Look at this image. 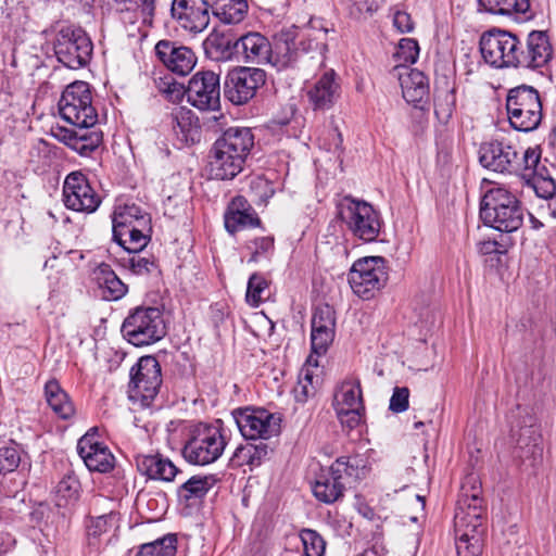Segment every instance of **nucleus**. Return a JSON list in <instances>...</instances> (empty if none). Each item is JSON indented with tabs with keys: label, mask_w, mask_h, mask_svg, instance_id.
I'll use <instances>...</instances> for the list:
<instances>
[{
	"label": "nucleus",
	"mask_w": 556,
	"mask_h": 556,
	"mask_svg": "<svg viewBox=\"0 0 556 556\" xmlns=\"http://www.w3.org/2000/svg\"><path fill=\"white\" fill-rule=\"evenodd\" d=\"M300 539L303 545L304 556H324L326 552V541L313 529H303L300 532Z\"/></svg>",
	"instance_id": "obj_44"
},
{
	"label": "nucleus",
	"mask_w": 556,
	"mask_h": 556,
	"mask_svg": "<svg viewBox=\"0 0 556 556\" xmlns=\"http://www.w3.org/2000/svg\"><path fill=\"white\" fill-rule=\"evenodd\" d=\"M478 478L467 477L462 485L454 517L455 538L470 539L478 534L483 540L485 527L483 523V500Z\"/></svg>",
	"instance_id": "obj_3"
},
{
	"label": "nucleus",
	"mask_w": 556,
	"mask_h": 556,
	"mask_svg": "<svg viewBox=\"0 0 556 556\" xmlns=\"http://www.w3.org/2000/svg\"><path fill=\"white\" fill-rule=\"evenodd\" d=\"M269 283L266 278L258 273L251 275L248 281L245 300L254 307H257L265 300V292L268 290Z\"/></svg>",
	"instance_id": "obj_45"
},
{
	"label": "nucleus",
	"mask_w": 556,
	"mask_h": 556,
	"mask_svg": "<svg viewBox=\"0 0 556 556\" xmlns=\"http://www.w3.org/2000/svg\"><path fill=\"white\" fill-rule=\"evenodd\" d=\"M419 54V47L415 39L403 38L399 42L394 56L405 63H415Z\"/></svg>",
	"instance_id": "obj_49"
},
{
	"label": "nucleus",
	"mask_w": 556,
	"mask_h": 556,
	"mask_svg": "<svg viewBox=\"0 0 556 556\" xmlns=\"http://www.w3.org/2000/svg\"><path fill=\"white\" fill-rule=\"evenodd\" d=\"M339 216L351 233L364 242L375 241L380 233L379 213L365 201L344 197L339 205Z\"/></svg>",
	"instance_id": "obj_9"
},
{
	"label": "nucleus",
	"mask_w": 556,
	"mask_h": 556,
	"mask_svg": "<svg viewBox=\"0 0 556 556\" xmlns=\"http://www.w3.org/2000/svg\"><path fill=\"white\" fill-rule=\"evenodd\" d=\"M94 279L103 290L104 299L109 301L118 300L127 292L126 285L106 264H101L94 270Z\"/></svg>",
	"instance_id": "obj_34"
},
{
	"label": "nucleus",
	"mask_w": 556,
	"mask_h": 556,
	"mask_svg": "<svg viewBox=\"0 0 556 556\" xmlns=\"http://www.w3.org/2000/svg\"><path fill=\"white\" fill-rule=\"evenodd\" d=\"M480 164L496 173L519 174V151L503 141L484 142L479 149Z\"/></svg>",
	"instance_id": "obj_18"
},
{
	"label": "nucleus",
	"mask_w": 556,
	"mask_h": 556,
	"mask_svg": "<svg viewBox=\"0 0 556 556\" xmlns=\"http://www.w3.org/2000/svg\"><path fill=\"white\" fill-rule=\"evenodd\" d=\"M63 198L65 206L76 212L93 213L101 203V198L80 172H72L66 176Z\"/></svg>",
	"instance_id": "obj_16"
},
{
	"label": "nucleus",
	"mask_w": 556,
	"mask_h": 556,
	"mask_svg": "<svg viewBox=\"0 0 556 556\" xmlns=\"http://www.w3.org/2000/svg\"><path fill=\"white\" fill-rule=\"evenodd\" d=\"M216 479L214 476H200L195 475L182 482L177 489V496L179 502L186 505L201 501L208 491L214 486Z\"/></svg>",
	"instance_id": "obj_31"
},
{
	"label": "nucleus",
	"mask_w": 556,
	"mask_h": 556,
	"mask_svg": "<svg viewBox=\"0 0 556 556\" xmlns=\"http://www.w3.org/2000/svg\"><path fill=\"white\" fill-rule=\"evenodd\" d=\"M483 540L478 534L470 539L456 538V552L458 556H481Z\"/></svg>",
	"instance_id": "obj_48"
},
{
	"label": "nucleus",
	"mask_w": 556,
	"mask_h": 556,
	"mask_svg": "<svg viewBox=\"0 0 556 556\" xmlns=\"http://www.w3.org/2000/svg\"><path fill=\"white\" fill-rule=\"evenodd\" d=\"M533 434H535L534 429H532L531 427L523 428L521 430L519 439L517 440V445L520 448L529 447L530 446L529 440L531 439L532 442H533L532 445H533V447H535L536 446L538 437H533Z\"/></svg>",
	"instance_id": "obj_60"
},
{
	"label": "nucleus",
	"mask_w": 556,
	"mask_h": 556,
	"mask_svg": "<svg viewBox=\"0 0 556 556\" xmlns=\"http://www.w3.org/2000/svg\"><path fill=\"white\" fill-rule=\"evenodd\" d=\"M138 471L152 480L172 482L182 473L174 463L160 453H138L135 457Z\"/></svg>",
	"instance_id": "obj_25"
},
{
	"label": "nucleus",
	"mask_w": 556,
	"mask_h": 556,
	"mask_svg": "<svg viewBox=\"0 0 556 556\" xmlns=\"http://www.w3.org/2000/svg\"><path fill=\"white\" fill-rule=\"evenodd\" d=\"M188 102L201 110H215L219 106V75L213 71L195 73L189 80L186 89Z\"/></svg>",
	"instance_id": "obj_17"
},
{
	"label": "nucleus",
	"mask_w": 556,
	"mask_h": 556,
	"mask_svg": "<svg viewBox=\"0 0 556 556\" xmlns=\"http://www.w3.org/2000/svg\"><path fill=\"white\" fill-rule=\"evenodd\" d=\"M61 117L78 128H92L98 122V113L92 105V94L85 81H74L62 92L59 101Z\"/></svg>",
	"instance_id": "obj_7"
},
{
	"label": "nucleus",
	"mask_w": 556,
	"mask_h": 556,
	"mask_svg": "<svg viewBox=\"0 0 556 556\" xmlns=\"http://www.w3.org/2000/svg\"><path fill=\"white\" fill-rule=\"evenodd\" d=\"M296 42L294 38L289 34H281L277 37L275 46L273 48V61L274 65L288 66L296 59Z\"/></svg>",
	"instance_id": "obj_40"
},
{
	"label": "nucleus",
	"mask_w": 556,
	"mask_h": 556,
	"mask_svg": "<svg viewBox=\"0 0 556 556\" xmlns=\"http://www.w3.org/2000/svg\"><path fill=\"white\" fill-rule=\"evenodd\" d=\"M364 468L357 458L339 457L326 472H321L312 489L315 497L332 504L343 497L346 484L361 479Z\"/></svg>",
	"instance_id": "obj_5"
},
{
	"label": "nucleus",
	"mask_w": 556,
	"mask_h": 556,
	"mask_svg": "<svg viewBox=\"0 0 556 556\" xmlns=\"http://www.w3.org/2000/svg\"><path fill=\"white\" fill-rule=\"evenodd\" d=\"M155 54L170 72L179 76L189 74L197 63L195 54L190 48L178 47L167 40H161L156 43Z\"/></svg>",
	"instance_id": "obj_24"
},
{
	"label": "nucleus",
	"mask_w": 556,
	"mask_h": 556,
	"mask_svg": "<svg viewBox=\"0 0 556 556\" xmlns=\"http://www.w3.org/2000/svg\"><path fill=\"white\" fill-rule=\"evenodd\" d=\"M205 50L217 61H239V38L230 33H212L205 40Z\"/></svg>",
	"instance_id": "obj_29"
},
{
	"label": "nucleus",
	"mask_w": 556,
	"mask_h": 556,
	"mask_svg": "<svg viewBox=\"0 0 556 556\" xmlns=\"http://www.w3.org/2000/svg\"><path fill=\"white\" fill-rule=\"evenodd\" d=\"M140 252H131L128 258H124V266L132 274L144 276L149 275L156 269L155 261L152 256L146 257L139 254Z\"/></svg>",
	"instance_id": "obj_46"
},
{
	"label": "nucleus",
	"mask_w": 556,
	"mask_h": 556,
	"mask_svg": "<svg viewBox=\"0 0 556 556\" xmlns=\"http://www.w3.org/2000/svg\"><path fill=\"white\" fill-rule=\"evenodd\" d=\"M78 130H72L64 127H56L52 130L53 136L74 150V141L77 139Z\"/></svg>",
	"instance_id": "obj_58"
},
{
	"label": "nucleus",
	"mask_w": 556,
	"mask_h": 556,
	"mask_svg": "<svg viewBox=\"0 0 556 556\" xmlns=\"http://www.w3.org/2000/svg\"><path fill=\"white\" fill-rule=\"evenodd\" d=\"M519 54L521 55L518 59V68L536 70L545 66L553 55L546 33L532 30L523 40L520 38Z\"/></svg>",
	"instance_id": "obj_21"
},
{
	"label": "nucleus",
	"mask_w": 556,
	"mask_h": 556,
	"mask_svg": "<svg viewBox=\"0 0 556 556\" xmlns=\"http://www.w3.org/2000/svg\"><path fill=\"white\" fill-rule=\"evenodd\" d=\"M78 481L73 477L62 479L56 486V494L65 500H75L78 494Z\"/></svg>",
	"instance_id": "obj_53"
},
{
	"label": "nucleus",
	"mask_w": 556,
	"mask_h": 556,
	"mask_svg": "<svg viewBox=\"0 0 556 556\" xmlns=\"http://www.w3.org/2000/svg\"><path fill=\"white\" fill-rule=\"evenodd\" d=\"M79 128L77 139L74 141V151L83 156L90 155L102 142L103 136L99 130Z\"/></svg>",
	"instance_id": "obj_43"
},
{
	"label": "nucleus",
	"mask_w": 556,
	"mask_h": 556,
	"mask_svg": "<svg viewBox=\"0 0 556 556\" xmlns=\"http://www.w3.org/2000/svg\"><path fill=\"white\" fill-rule=\"evenodd\" d=\"M409 390L406 387L394 388L389 408L394 413H403L408 408Z\"/></svg>",
	"instance_id": "obj_52"
},
{
	"label": "nucleus",
	"mask_w": 556,
	"mask_h": 556,
	"mask_svg": "<svg viewBox=\"0 0 556 556\" xmlns=\"http://www.w3.org/2000/svg\"><path fill=\"white\" fill-rule=\"evenodd\" d=\"M393 24L401 33H409L414 28L410 15L403 11H397L394 14Z\"/></svg>",
	"instance_id": "obj_59"
},
{
	"label": "nucleus",
	"mask_w": 556,
	"mask_h": 556,
	"mask_svg": "<svg viewBox=\"0 0 556 556\" xmlns=\"http://www.w3.org/2000/svg\"><path fill=\"white\" fill-rule=\"evenodd\" d=\"M121 331L135 346L153 344L166 334L163 312L156 306H137L129 311Z\"/></svg>",
	"instance_id": "obj_4"
},
{
	"label": "nucleus",
	"mask_w": 556,
	"mask_h": 556,
	"mask_svg": "<svg viewBox=\"0 0 556 556\" xmlns=\"http://www.w3.org/2000/svg\"><path fill=\"white\" fill-rule=\"evenodd\" d=\"M315 110L330 109L340 97V85L333 70L325 72L307 92Z\"/></svg>",
	"instance_id": "obj_28"
},
{
	"label": "nucleus",
	"mask_w": 556,
	"mask_h": 556,
	"mask_svg": "<svg viewBox=\"0 0 556 556\" xmlns=\"http://www.w3.org/2000/svg\"><path fill=\"white\" fill-rule=\"evenodd\" d=\"M479 10L491 14L511 15L526 14L530 9V0H477Z\"/></svg>",
	"instance_id": "obj_39"
},
{
	"label": "nucleus",
	"mask_w": 556,
	"mask_h": 556,
	"mask_svg": "<svg viewBox=\"0 0 556 556\" xmlns=\"http://www.w3.org/2000/svg\"><path fill=\"white\" fill-rule=\"evenodd\" d=\"M434 112L439 118L447 119L452 115V105L435 103Z\"/></svg>",
	"instance_id": "obj_63"
},
{
	"label": "nucleus",
	"mask_w": 556,
	"mask_h": 556,
	"mask_svg": "<svg viewBox=\"0 0 556 556\" xmlns=\"http://www.w3.org/2000/svg\"><path fill=\"white\" fill-rule=\"evenodd\" d=\"M364 409H346V412H337V415L343 425L349 428H355L362 420Z\"/></svg>",
	"instance_id": "obj_56"
},
{
	"label": "nucleus",
	"mask_w": 556,
	"mask_h": 556,
	"mask_svg": "<svg viewBox=\"0 0 556 556\" xmlns=\"http://www.w3.org/2000/svg\"><path fill=\"white\" fill-rule=\"evenodd\" d=\"M480 218L484 225L501 232H514L522 226L523 208L515 194L503 187H496L484 194Z\"/></svg>",
	"instance_id": "obj_2"
},
{
	"label": "nucleus",
	"mask_w": 556,
	"mask_h": 556,
	"mask_svg": "<svg viewBox=\"0 0 556 556\" xmlns=\"http://www.w3.org/2000/svg\"><path fill=\"white\" fill-rule=\"evenodd\" d=\"M251 191L261 202H266L274 194L271 185L268 180L261 177H256L251 181Z\"/></svg>",
	"instance_id": "obj_54"
},
{
	"label": "nucleus",
	"mask_w": 556,
	"mask_h": 556,
	"mask_svg": "<svg viewBox=\"0 0 556 556\" xmlns=\"http://www.w3.org/2000/svg\"><path fill=\"white\" fill-rule=\"evenodd\" d=\"M330 136L332 137V142L329 144L325 143L324 144L325 149H327L328 151L340 150L342 147L343 139H342V135L339 132L337 127L330 129Z\"/></svg>",
	"instance_id": "obj_61"
},
{
	"label": "nucleus",
	"mask_w": 556,
	"mask_h": 556,
	"mask_svg": "<svg viewBox=\"0 0 556 556\" xmlns=\"http://www.w3.org/2000/svg\"><path fill=\"white\" fill-rule=\"evenodd\" d=\"M115 521L116 515L113 511L103 514L96 518H91L89 525L87 526V534L89 540H96L100 538L103 533L108 532V530L113 526Z\"/></svg>",
	"instance_id": "obj_47"
},
{
	"label": "nucleus",
	"mask_w": 556,
	"mask_h": 556,
	"mask_svg": "<svg viewBox=\"0 0 556 556\" xmlns=\"http://www.w3.org/2000/svg\"><path fill=\"white\" fill-rule=\"evenodd\" d=\"M392 75L399 79L403 98L417 106L428 99L429 80L425 74L406 65H396Z\"/></svg>",
	"instance_id": "obj_23"
},
{
	"label": "nucleus",
	"mask_w": 556,
	"mask_h": 556,
	"mask_svg": "<svg viewBox=\"0 0 556 556\" xmlns=\"http://www.w3.org/2000/svg\"><path fill=\"white\" fill-rule=\"evenodd\" d=\"M311 328L312 352L318 356L324 355L334 338V309L327 304L317 306L313 313Z\"/></svg>",
	"instance_id": "obj_22"
},
{
	"label": "nucleus",
	"mask_w": 556,
	"mask_h": 556,
	"mask_svg": "<svg viewBox=\"0 0 556 556\" xmlns=\"http://www.w3.org/2000/svg\"><path fill=\"white\" fill-rule=\"evenodd\" d=\"M265 64L273 61V47L260 33H248L239 37V61Z\"/></svg>",
	"instance_id": "obj_27"
},
{
	"label": "nucleus",
	"mask_w": 556,
	"mask_h": 556,
	"mask_svg": "<svg viewBox=\"0 0 556 556\" xmlns=\"http://www.w3.org/2000/svg\"><path fill=\"white\" fill-rule=\"evenodd\" d=\"M266 83V73L257 67H236L225 79V97L233 104L241 105L249 102L256 91Z\"/></svg>",
	"instance_id": "obj_15"
},
{
	"label": "nucleus",
	"mask_w": 556,
	"mask_h": 556,
	"mask_svg": "<svg viewBox=\"0 0 556 556\" xmlns=\"http://www.w3.org/2000/svg\"><path fill=\"white\" fill-rule=\"evenodd\" d=\"M176 544V535L167 534L153 542L142 544L136 556H175Z\"/></svg>",
	"instance_id": "obj_42"
},
{
	"label": "nucleus",
	"mask_w": 556,
	"mask_h": 556,
	"mask_svg": "<svg viewBox=\"0 0 556 556\" xmlns=\"http://www.w3.org/2000/svg\"><path fill=\"white\" fill-rule=\"evenodd\" d=\"M387 278L384 260L380 256H370L353 264L348 280L356 295L369 300L384 286Z\"/></svg>",
	"instance_id": "obj_12"
},
{
	"label": "nucleus",
	"mask_w": 556,
	"mask_h": 556,
	"mask_svg": "<svg viewBox=\"0 0 556 556\" xmlns=\"http://www.w3.org/2000/svg\"><path fill=\"white\" fill-rule=\"evenodd\" d=\"M480 52L489 65L495 68H518L520 37L516 34L494 28L480 38Z\"/></svg>",
	"instance_id": "obj_10"
},
{
	"label": "nucleus",
	"mask_w": 556,
	"mask_h": 556,
	"mask_svg": "<svg viewBox=\"0 0 556 556\" xmlns=\"http://www.w3.org/2000/svg\"><path fill=\"white\" fill-rule=\"evenodd\" d=\"M208 0H173L170 12L173 18L191 34L202 33L210 24Z\"/></svg>",
	"instance_id": "obj_19"
},
{
	"label": "nucleus",
	"mask_w": 556,
	"mask_h": 556,
	"mask_svg": "<svg viewBox=\"0 0 556 556\" xmlns=\"http://www.w3.org/2000/svg\"><path fill=\"white\" fill-rule=\"evenodd\" d=\"M117 11L127 13L129 23L141 22L152 25L156 0H112Z\"/></svg>",
	"instance_id": "obj_33"
},
{
	"label": "nucleus",
	"mask_w": 556,
	"mask_h": 556,
	"mask_svg": "<svg viewBox=\"0 0 556 556\" xmlns=\"http://www.w3.org/2000/svg\"><path fill=\"white\" fill-rule=\"evenodd\" d=\"M54 54L64 66L77 70L88 64L93 46L87 33L80 27H62L53 41Z\"/></svg>",
	"instance_id": "obj_11"
},
{
	"label": "nucleus",
	"mask_w": 556,
	"mask_h": 556,
	"mask_svg": "<svg viewBox=\"0 0 556 556\" xmlns=\"http://www.w3.org/2000/svg\"><path fill=\"white\" fill-rule=\"evenodd\" d=\"M170 126L177 138L184 143H194L199 140L198 121H193L191 112L182 110L170 114Z\"/></svg>",
	"instance_id": "obj_35"
},
{
	"label": "nucleus",
	"mask_w": 556,
	"mask_h": 556,
	"mask_svg": "<svg viewBox=\"0 0 556 556\" xmlns=\"http://www.w3.org/2000/svg\"><path fill=\"white\" fill-rule=\"evenodd\" d=\"M77 452L91 471L105 473L114 468L115 457L109 447L99 441L97 428H91L78 440Z\"/></svg>",
	"instance_id": "obj_20"
},
{
	"label": "nucleus",
	"mask_w": 556,
	"mask_h": 556,
	"mask_svg": "<svg viewBox=\"0 0 556 556\" xmlns=\"http://www.w3.org/2000/svg\"><path fill=\"white\" fill-rule=\"evenodd\" d=\"M536 193L544 199L552 198L556 192V185L552 178H542L535 182Z\"/></svg>",
	"instance_id": "obj_57"
},
{
	"label": "nucleus",
	"mask_w": 556,
	"mask_h": 556,
	"mask_svg": "<svg viewBox=\"0 0 556 556\" xmlns=\"http://www.w3.org/2000/svg\"><path fill=\"white\" fill-rule=\"evenodd\" d=\"M20 464V456L15 448H0V476L13 471Z\"/></svg>",
	"instance_id": "obj_51"
},
{
	"label": "nucleus",
	"mask_w": 556,
	"mask_h": 556,
	"mask_svg": "<svg viewBox=\"0 0 556 556\" xmlns=\"http://www.w3.org/2000/svg\"><path fill=\"white\" fill-rule=\"evenodd\" d=\"M268 454V445L260 442L258 444L247 443L236 448L232 455V463L238 466L256 467L262 464Z\"/></svg>",
	"instance_id": "obj_38"
},
{
	"label": "nucleus",
	"mask_w": 556,
	"mask_h": 556,
	"mask_svg": "<svg viewBox=\"0 0 556 556\" xmlns=\"http://www.w3.org/2000/svg\"><path fill=\"white\" fill-rule=\"evenodd\" d=\"M241 434L248 440H268L280 433L281 419L265 408H243L232 413Z\"/></svg>",
	"instance_id": "obj_14"
},
{
	"label": "nucleus",
	"mask_w": 556,
	"mask_h": 556,
	"mask_svg": "<svg viewBox=\"0 0 556 556\" xmlns=\"http://www.w3.org/2000/svg\"><path fill=\"white\" fill-rule=\"evenodd\" d=\"M162 384L161 365L154 356L139 358L130 370L129 397L148 406Z\"/></svg>",
	"instance_id": "obj_13"
},
{
	"label": "nucleus",
	"mask_w": 556,
	"mask_h": 556,
	"mask_svg": "<svg viewBox=\"0 0 556 556\" xmlns=\"http://www.w3.org/2000/svg\"><path fill=\"white\" fill-rule=\"evenodd\" d=\"M281 556H304L299 549H285Z\"/></svg>",
	"instance_id": "obj_64"
},
{
	"label": "nucleus",
	"mask_w": 556,
	"mask_h": 556,
	"mask_svg": "<svg viewBox=\"0 0 556 556\" xmlns=\"http://www.w3.org/2000/svg\"><path fill=\"white\" fill-rule=\"evenodd\" d=\"M274 240L270 237H261L251 241L248 245L252 250V258L255 260L257 255L268 252L273 249Z\"/></svg>",
	"instance_id": "obj_55"
},
{
	"label": "nucleus",
	"mask_w": 556,
	"mask_h": 556,
	"mask_svg": "<svg viewBox=\"0 0 556 556\" xmlns=\"http://www.w3.org/2000/svg\"><path fill=\"white\" fill-rule=\"evenodd\" d=\"M142 219H147V224L151 225V217L148 213H146L140 206L131 203L118 205L115 207L112 223H113V231L119 229H126L132 227H138L139 222Z\"/></svg>",
	"instance_id": "obj_36"
},
{
	"label": "nucleus",
	"mask_w": 556,
	"mask_h": 556,
	"mask_svg": "<svg viewBox=\"0 0 556 556\" xmlns=\"http://www.w3.org/2000/svg\"><path fill=\"white\" fill-rule=\"evenodd\" d=\"M45 394L48 405L58 417L67 420L75 415L76 409L70 395L56 380L52 379L46 383Z\"/></svg>",
	"instance_id": "obj_32"
},
{
	"label": "nucleus",
	"mask_w": 556,
	"mask_h": 556,
	"mask_svg": "<svg viewBox=\"0 0 556 556\" xmlns=\"http://www.w3.org/2000/svg\"><path fill=\"white\" fill-rule=\"evenodd\" d=\"M506 110L510 126L523 132L535 130L543 116L539 91L526 85L508 91Z\"/></svg>",
	"instance_id": "obj_6"
},
{
	"label": "nucleus",
	"mask_w": 556,
	"mask_h": 556,
	"mask_svg": "<svg viewBox=\"0 0 556 556\" xmlns=\"http://www.w3.org/2000/svg\"><path fill=\"white\" fill-rule=\"evenodd\" d=\"M520 172H527L523 175L530 176L538 172L540 163V152L536 149H527L522 153L519 151Z\"/></svg>",
	"instance_id": "obj_50"
},
{
	"label": "nucleus",
	"mask_w": 556,
	"mask_h": 556,
	"mask_svg": "<svg viewBox=\"0 0 556 556\" xmlns=\"http://www.w3.org/2000/svg\"><path fill=\"white\" fill-rule=\"evenodd\" d=\"M480 254L489 255L498 252V243L493 240H486L478 243Z\"/></svg>",
	"instance_id": "obj_62"
},
{
	"label": "nucleus",
	"mask_w": 556,
	"mask_h": 556,
	"mask_svg": "<svg viewBox=\"0 0 556 556\" xmlns=\"http://www.w3.org/2000/svg\"><path fill=\"white\" fill-rule=\"evenodd\" d=\"M227 445L225 430L215 425L195 428L182 448L184 458L192 465H208L216 462Z\"/></svg>",
	"instance_id": "obj_8"
},
{
	"label": "nucleus",
	"mask_w": 556,
	"mask_h": 556,
	"mask_svg": "<svg viewBox=\"0 0 556 556\" xmlns=\"http://www.w3.org/2000/svg\"><path fill=\"white\" fill-rule=\"evenodd\" d=\"M312 356L307 358V364L301 369L298 384L293 392L298 402H305L316 393L319 378L311 368Z\"/></svg>",
	"instance_id": "obj_41"
},
{
	"label": "nucleus",
	"mask_w": 556,
	"mask_h": 556,
	"mask_svg": "<svg viewBox=\"0 0 556 556\" xmlns=\"http://www.w3.org/2000/svg\"><path fill=\"white\" fill-rule=\"evenodd\" d=\"M226 230L233 235L261 225V219L245 198L238 195L229 203L224 216Z\"/></svg>",
	"instance_id": "obj_26"
},
{
	"label": "nucleus",
	"mask_w": 556,
	"mask_h": 556,
	"mask_svg": "<svg viewBox=\"0 0 556 556\" xmlns=\"http://www.w3.org/2000/svg\"><path fill=\"white\" fill-rule=\"evenodd\" d=\"M138 227L119 229L113 231V239L128 253L141 252L151 239L152 225L147 224V219L139 222Z\"/></svg>",
	"instance_id": "obj_30"
},
{
	"label": "nucleus",
	"mask_w": 556,
	"mask_h": 556,
	"mask_svg": "<svg viewBox=\"0 0 556 556\" xmlns=\"http://www.w3.org/2000/svg\"><path fill=\"white\" fill-rule=\"evenodd\" d=\"M334 405L336 410L342 413L346 409H364L359 381H344L334 395Z\"/></svg>",
	"instance_id": "obj_37"
},
{
	"label": "nucleus",
	"mask_w": 556,
	"mask_h": 556,
	"mask_svg": "<svg viewBox=\"0 0 556 556\" xmlns=\"http://www.w3.org/2000/svg\"><path fill=\"white\" fill-rule=\"evenodd\" d=\"M254 147V135L247 127H230L215 141L211 150L210 173L215 179L235 178L242 172Z\"/></svg>",
	"instance_id": "obj_1"
}]
</instances>
